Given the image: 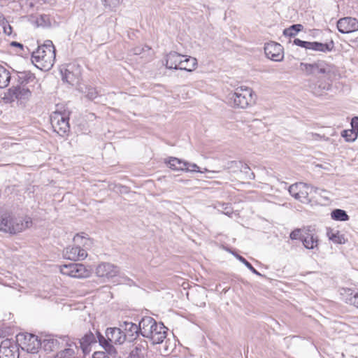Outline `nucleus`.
Wrapping results in <instances>:
<instances>
[{
  "mask_svg": "<svg viewBox=\"0 0 358 358\" xmlns=\"http://www.w3.org/2000/svg\"><path fill=\"white\" fill-rule=\"evenodd\" d=\"M142 336L149 339L152 344H161L166 338L168 328L162 322L145 316L142 318Z\"/></svg>",
  "mask_w": 358,
  "mask_h": 358,
  "instance_id": "nucleus-1",
  "label": "nucleus"
},
{
  "mask_svg": "<svg viewBox=\"0 0 358 358\" xmlns=\"http://www.w3.org/2000/svg\"><path fill=\"white\" fill-rule=\"evenodd\" d=\"M96 338L99 345L106 352L112 357H116L117 351L113 344L121 345L124 343L125 335H123L122 329L119 327H108L106 329L105 336L96 332Z\"/></svg>",
  "mask_w": 358,
  "mask_h": 358,
  "instance_id": "nucleus-2",
  "label": "nucleus"
},
{
  "mask_svg": "<svg viewBox=\"0 0 358 358\" xmlns=\"http://www.w3.org/2000/svg\"><path fill=\"white\" fill-rule=\"evenodd\" d=\"M55 46H37L31 52V62L41 70H49L55 64Z\"/></svg>",
  "mask_w": 358,
  "mask_h": 358,
  "instance_id": "nucleus-3",
  "label": "nucleus"
},
{
  "mask_svg": "<svg viewBox=\"0 0 358 358\" xmlns=\"http://www.w3.org/2000/svg\"><path fill=\"white\" fill-rule=\"evenodd\" d=\"M31 224L32 220L29 217L13 219L10 213L0 214V231H1L15 234L30 227Z\"/></svg>",
  "mask_w": 358,
  "mask_h": 358,
  "instance_id": "nucleus-4",
  "label": "nucleus"
},
{
  "mask_svg": "<svg viewBox=\"0 0 358 358\" xmlns=\"http://www.w3.org/2000/svg\"><path fill=\"white\" fill-rule=\"evenodd\" d=\"M74 246L67 247L64 255L65 258L73 261H80L87 257V249L92 245V241L86 236L76 234L73 237Z\"/></svg>",
  "mask_w": 358,
  "mask_h": 358,
  "instance_id": "nucleus-5",
  "label": "nucleus"
},
{
  "mask_svg": "<svg viewBox=\"0 0 358 358\" xmlns=\"http://www.w3.org/2000/svg\"><path fill=\"white\" fill-rule=\"evenodd\" d=\"M229 103L234 108H246L254 103L253 91L251 88L241 86L228 95Z\"/></svg>",
  "mask_w": 358,
  "mask_h": 358,
  "instance_id": "nucleus-6",
  "label": "nucleus"
},
{
  "mask_svg": "<svg viewBox=\"0 0 358 358\" xmlns=\"http://www.w3.org/2000/svg\"><path fill=\"white\" fill-rule=\"evenodd\" d=\"M299 69L306 76L317 77L322 75L327 77L331 71V67L323 60H318L313 63L301 62Z\"/></svg>",
  "mask_w": 358,
  "mask_h": 358,
  "instance_id": "nucleus-7",
  "label": "nucleus"
},
{
  "mask_svg": "<svg viewBox=\"0 0 358 358\" xmlns=\"http://www.w3.org/2000/svg\"><path fill=\"white\" fill-rule=\"evenodd\" d=\"M15 341L19 348L29 353L37 352L41 345V339L37 336L28 333L18 334Z\"/></svg>",
  "mask_w": 358,
  "mask_h": 358,
  "instance_id": "nucleus-8",
  "label": "nucleus"
},
{
  "mask_svg": "<svg viewBox=\"0 0 358 358\" xmlns=\"http://www.w3.org/2000/svg\"><path fill=\"white\" fill-rule=\"evenodd\" d=\"M31 95V92L28 87L17 85L9 88L5 93L3 100L6 103H12L15 101L20 104L27 101Z\"/></svg>",
  "mask_w": 358,
  "mask_h": 358,
  "instance_id": "nucleus-9",
  "label": "nucleus"
},
{
  "mask_svg": "<svg viewBox=\"0 0 358 358\" xmlns=\"http://www.w3.org/2000/svg\"><path fill=\"white\" fill-rule=\"evenodd\" d=\"M62 274L76 278H85L90 276L92 269L80 263H70L60 266Z\"/></svg>",
  "mask_w": 358,
  "mask_h": 358,
  "instance_id": "nucleus-10",
  "label": "nucleus"
},
{
  "mask_svg": "<svg viewBox=\"0 0 358 358\" xmlns=\"http://www.w3.org/2000/svg\"><path fill=\"white\" fill-rule=\"evenodd\" d=\"M62 79L70 85L79 83L81 77V67L76 63H70L60 69Z\"/></svg>",
  "mask_w": 358,
  "mask_h": 358,
  "instance_id": "nucleus-11",
  "label": "nucleus"
},
{
  "mask_svg": "<svg viewBox=\"0 0 358 358\" xmlns=\"http://www.w3.org/2000/svg\"><path fill=\"white\" fill-rule=\"evenodd\" d=\"M69 118L66 113L59 111L53 112L50 115V122L55 132L59 136H64L70 129Z\"/></svg>",
  "mask_w": 358,
  "mask_h": 358,
  "instance_id": "nucleus-12",
  "label": "nucleus"
},
{
  "mask_svg": "<svg viewBox=\"0 0 358 358\" xmlns=\"http://www.w3.org/2000/svg\"><path fill=\"white\" fill-rule=\"evenodd\" d=\"M66 342H69V336H57L53 335L45 336L44 338L41 339L40 348L44 351L50 352L63 348Z\"/></svg>",
  "mask_w": 358,
  "mask_h": 358,
  "instance_id": "nucleus-13",
  "label": "nucleus"
},
{
  "mask_svg": "<svg viewBox=\"0 0 358 358\" xmlns=\"http://www.w3.org/2000/svg\"><path fill=\"white\" fill-rule=\"evenodd\" d=\"M72 340H74L77 342L78 354L80 357H85L89 355L92 351V346L96 343V338L94 334L91 331L85 334L81 338L77 339L72 338Z\"/></svg>",
  "mask_w": 358,
  "mask_h": 358,
  "instance_id": "nucleus-14",
  "label": "nucleus"
},
{
  "mask_svg": "<svg viewBox=\"0 0 358 358\" xmlns=\"http://www.w3.org/2000/svg\"><path fill=\"white\" fill-rule=\"evenodd\" d=\"M142 319L140 320L138 325L129 321L120 322L123 335H125V340L129 342L135 340L140 334L142 336Z\"/></svg>",
  "mask_w": 358,
  "mask_h": 358,
  "instance_id": "nucleus-15",
  "label": "nucleus"
},
{
  "mask_svg": "<svg viewBox=\"0 0 358 358\" xmlns=\"http://www.w3.org/2000/svg\"><path fill=\"white\" fill-rule=\"evenodd\" d=\"M19 348L15 340H3L0 344V358H19Z\"/></svg>",
  "mask_w": 358,
  "mask_h": 358,
  "instance_id": "nucleus-16",
  "label": "nucleus"
},
{
  "mask_svg": "<svg viewBox=\"0 0 358 358\" xmlns=\"http://www.w3.org/2000/svg\"><path fill=\"white\" fill-rule=\"evenodd\" d=\"M301 237L303 245L308 250H314L318 246L319 238L314 227H306V231Z\"/></svg>",
  "mask_w": 358,
  "mask_h": 358,
  "instance_id": "nucleus-17",
  "label": "nucleus"
},
{
  "mask_svg": "<svg viewBox=\"0 0 358 358\" xmlns=\"http://www.w3.org/2000/svg\"><path fill=\"white\" fill-rule=\"evenodd\" d=\"M64 350L57 353L54 358H80L78 354L77 342L69 337V342H66L64 345Z\"/></svg>",
  "mask_w": 358,
  "mask_h": 358,
  "instance_id": "nucleus-18",
  "label": "nucleus"
},
{
  "mask_svg": "<svg viewBox=\"0 0 358 358\" xmlns=\"http://www.w3.org/2000/svg\"><path fill=\"white\" fill-rule=\"evenodd\" d=\"M337 28L343 34L355 32L358 31V20L351 17L341 18L337 22Z\"/></svg>",
  "mask_w": 358,
  "mask_h": 358,
  "instance_id": "nucleus-19",
  "label": "nucleus"
},
{
  "mask_svg": "<svg viewBox=\"0 0 358 358\" xmlns=\"http://www.w3.org/2000/svg\"><path fill=\"white\" fill-rule=\"evenodd\" d=\"M120 270L117 266L110 263H101L96 268L97 276L101 278H112L119 273Z\"/></svg>",
  "mask_w": 358,
  "mask_h": 358,
  "instance_id": "nucleus-20",
  "label": "nucleus"
},
{
  "mask_svg": "<svg viewBox=\"0 0 358 358\" xmlns=\"http://www.w3.org/2000/svg\"><path fill=\"white\" fill-rule=\"evenodd\" d=\"M15 73L14 78L17 85L27 87L28 85H34L36 83V78L30 71H16Z\"/></svg>",
  "mask_w": 358,
  "mask_h": 358,
  "instance_id": "nucleus-21",
  "label": "nucleus"
},
{
  "mask_svg": "<svg viewBox=\"0 0 358 358\" xmlns=\"http://www.w3.org/2000/svg\"><path fill=\"white\" fill-rule=\"evenodd\" d=\"M340 294L343 301L358 308V289L342 288Z\"/></svg>",
  "mask_w": 358,
  "mask_h": 358,
  "instance_id": "nucleus-22",
  "label": "nucleus"
},
{
  "mask_svg": "<svg viewBox=\"0 0 358 358\" xmlns=\"http://www.w3.org/2000/svg\"><path fill=\"white\" fill-rule=\"evenodd\" d=\"M266 56L275 62H280L284 57L283 46H264Z\"/></svg>",
  "mask_w": 358,
  "mask_h": 358,
  "instance_id": "nucleus-23",
  "label": "nucleus"
},
{
  "mask_svg": "<svg viewBox=\"0 0 358 358\" xmlns=\"http://www.w3.org/2000/svg\"><path fill=\"white\" fill-rule=\"evenodd\" d=\"M185 55L176 52H171L166 56V67L169 69H179L182 59Z\"/></svg>",
  "mask_w": 358,
  "mask_h": 358,
  "instance_id": "nucleus-24",
  "label": "nucleus"
},
{
  "mask_svg": "<svg viewBox=\"0 0 358 358\" xmlns=\"http://www.w3.org/2000/svg\"><path fill=\"white\" fill-rule=\"evenodd\" d=\"M227 167L234 172L240 171L241 172L248 174V178L250 180L255 179V173L253 172H250V169L248 165L241 161L229 162L227 164Z\"/></svg>",
  "mask_w": 358,
  "mask_h": 358,
  "instance_id": "nucleus-25",
  "label": "nucleus"
},
{
  "mask_svg": "<svg viewBox=\"0 0 358 358\" xmlns=\"http://www.w3.org/2000/svg\"><path fill=\"white\" fill-rule=\"evenodd\" d=\"M331 88V85L329 82L317 81L315 83H311L309 85V89L311 92L316 95L320 96L325 91H329Z\"/></svg>",
  "mask_w": 358,
  "mask_h": 358,
  "instance_id": "nucleus-26",
  "label": "nucleus"
},
{
  "mask_svg": "<svg viewBox=\"0 0 358 358\" xmlns=\"http://www.w3.org/2000/svg\"><path fill=\"white\" fill-rule=\"evenodd\" d=\"M147 355V344H134L127 358H145Z\"/></svg>",
  "mask_w": 358,
  "mask_h": 358,
  "instance_id": "nucleus-27",
  "label": "nucleus"
},
{
  "mask_svg": "<svg viewBox=\"0 0 358 358\" xmlns=\"http://www.w3.org/2000/svg\"><path fill=\"white\" fill-rule=\"evenodd\" d=\"M312 37L310 34L301 33L299 38L293 40V45H328L318 41H312Z\"/></svg>",
  "mask_w": 358,
  "mask_h": 358,
  "instance_id": "nucleus-28",
  "label": "nucleus"
},
{
  "mask_svg": "<svg viewBox=\"0 0 358 358\" xmlns=\"http://www.w3.org/2000/svg\"><path fill=\"white\" fill-rule=\"evenodd\" d=\"M196 66L197 60L196 58L185 55V57L182 60L179 69L192 72L196 69Z\"/></svg>",
  "mask_w": 358,
  "mask_h": 358,
  "instance_id": "nucleus-29",
  "label": "nucleus"
},
{
  "mask_svg": "<svg viewBox=\"0 0 358 358\" xmlns=\"http://www.w3.org/2000/svg\"><path fill=\"white\" fill-rule=\"evenodd\" d=\"M310 189L311 190L315 189V187L304 182H297L291 185L289 187L288 191L289 194L296 199H299V192L301 189Z\"/></svg>",
  "mask_w": 358,
  "mask_h": 358,
  "instance_id": "nucleus-30",
  "label": "nucleus"
},
{
  "mask_svg": "<svg viewBox=\"0 0 358 358\" xmlns=\"http://www.w3.org/2000/svg\"><path fill=\"white\" fill-rule=\"evenodd\" d=\"M303 28V26L301 24H292L289 27L284 29L283 34L285 37H288L289 38V43H290L291 38H296L295 36L298 34L300 36Z\"/></svg>",
  "mask_w": 358,
  "mask_h": 358,
  "instance_id": "nucleus-31",
  "label": "nucleus"
},
{
  "mask_svg": "<svg viewBox=\"0 0 358 358\" xmlns=\"http://www.w3.org/2000/svg\"><path fill=\"white\" fill-rule=\"evenodd\" d=\"M169 167L174 171H183L186 164L185 161L181 160L178 158L171 157L166 161Z\"/></svg>",
  "mask_w": 358,
  "mask_h": 358,
  "instance_id": "nucleus-32",
  "label": "nucleus"
},
{
  "mask_svg": "<svg viewBox=\"0 0 358 358\" xmlns=\"http://www.w3.org/2000/svg\"><path fill=\"white\" fill-rule=\"evenodd\" d=\"M11 78L10 71L0 64V88L6 87L10 83Z\"/></svg>",
  "mask_w": 358,
  "mask_h": 358,
  "instance_id": "nucleus-33",
  "label": "nucleus"
},
{
  "mask_svg": "<svg viewBox=\"0 0 358 358\" xmlns=\"http://www.w3.org/2000/svg\"><path fill=\"white\" fill-rule=\"evenodd\" d=\"M327 235L330 241L337 244H344L345 243L343 235L338 231H334L333 229H328Z\"/></svg>",
  "mask_w": 358,
  "mask_h": 358,
  "instance_id": "nucleus-34",
  "label": "nucleus"
},
{
  "mask_svg": "<svg viewBox=\"0 0 358 358\" xmlns=\"http://www.w3.org/2000/svg\"><path fill=\"white\" fill-rule=\"evenodd\" d=\"M331 217L336 221H348L350 219L346 211L339 208H336L331 211Z\"/></svg>",
  "mask_w": 358,
  "mask_h": 358,
  "instance_id": "nucleus-35",
  "label": "nucleus"
},
{
  "mask_svg": "<svg viewBox=\"0 0 358 358\" xmlns=\"http://www.w3.org/2000/svg\"><path fill=\"white\" fill-rule=\"evenodd\" d=\"M341 136L348 142H353L357 139L358 134L351 129H345L341 132Z\"/></svg>",
  "mask_w": 358,
  "mask_h": 358,
  "instance_id": "nucleus-36",
  "label": "nucleus"
},
{
  "mask_svg": "<svg viewBox=\"0 0 358 358\" xmlns=\"http://www.w3.org/2000/svg\"><path fill=\"white\" fill-rule=\"evenodd\" d=\"M235 256L241 263H243L254 274H255L257 275L262 276V275L259 272H258L245 258H244L243 257H242L240 255H236Z\"/></svg>",
  "mask_w": 358,
  "mask_h": 358,
  "instance_id": "nucleus-37",
  "label": "nucleus"
},
{
  "mask_svg": "<svg viewBox=\"0 0 358 358\" xmlns=\"http://www.w3.org/2000/svg\"><path fill=\"white\" fill-rule=\"evenodd\" d=\"M105 8L110 10H115L122 2L123 0H101Z\"/></svg>",
  "mask_w": 358,
  "mask_h": 358,
  "instance_id": "nucleus-38",
  "label": "nucleus"
},
{
  "mask_svg": "<svg viewBox=\"0 0 358 358\" xmlns=\"http://www.w3.org/2000/svg\"><path fill=\"white\" fill-rule=\"evenodd\" d=\"M306 50H313L315 52H327L333 50L334 46H302Z\"/></svg>",
  "mask_w": 358,
  "mask_h": 358,
  "instance_id": "nucleus-39",
  "label": "nucleus"
},
{
  "mask_svg": "<svg viewBox=\"0 0 358 358\" xmlns=\"http://www.w3.org/2000/svg\"><path fill=\"white\" fill-rule=\"evenodd\" d=\"M304 231H306V227H303L301 229H294L289 234V238L292 240H299L301 241V237L303 234H304Z\"/></svg>",
  "mask_w": 358,
  "mask_h": 358,
  "instance_id": "nucleus-40",
  "label": "nucleus"
},
{
  "mask_svg": "<svg viewBox=\"0 0 358 358\" xmlns=\"http://www.w3.org/2000/svg\"><path fill=\"white\" fill-rule=\"evenodd\" d=\"M85 93L86 94V96L90 100H93L96 98L99 94L96 88L91 86L85 87Z\"/></svg>",
  "mask_w": 358,
  "mask_h": 358,
  "instance_id": "nucleus-41",
  "label": "nucleus"
},
{
  "mask_svg": "<svg viewBox=\"0 0 358 358\" xmlns=\"http://www.w3.org/2000/svg\"><path fill=\"white\" fill-rule=\"evenodd\" d=\"M185 164L186 165L183 169V171L201 173L199 167L196 164L189 163L188 162H185Z\"/></svg>",
  "mask_w": 358,
  "mask_h": 358,
  "instance_id": "nucleus-42",
  "label": "nucleus"
},
{
  "mask_svg": "<svg viewBox=\"0 0 358 358\" xmlns=\"http://www.w3.org/2000/svg\"><path fill=\"white\" fill-rule=\"evenodd\" d=\"M318 188L315 187V189H311L309 188V189H301L299 192V199L298 200H300L301 201L303 199H307L308 198V196L309 194V192H317Z\"/></svg>",
  "mask_w": 358,
  "mask_h": 358,
  "instance_id": "nucleus-43",
  "label": "nucleus"
},
{
  "mask_svg": "<svg viewBox=\"0 0 358 358\" xmlns=\"http://www.w3.org/2000/svg\"><path fill=\"white\" fill-rule=\"evenodd\" d=\"M115 358V357H112L108 355L106 350L104 351H97L93 353L92 358Z\"/></svg>",
  "mask_w": 358,
  "mask_h": 358,
  "instance_id": "nucleus-44",
  "label": "nucleus"
},
{
  "mask_svg": "<svg viewBox=\"0 0 358 358\" xmlns=\"http://www.w3.org/2000/svg\"><path fill=\"white\" fill-rule=\"evenodd\" d=\"M351 130L358 134V116H355L350 122Z\"/></svg>",
  "mask_w": 358,
  "mask_h": 358,
  "instance_id": "nucleus-45",
  "label": "nucleus"
},
{
  "mask_svg": "<svg viewBox=\"0 0 358 358\" xmlns=\"http://www.w3.org/2000/svg\"><path fill=\"white\" fill-rule=\"evenodd\" d=\"M2 25L3 27L4 33L8 36L10 35L12 33V27L10 24L4 25L3 24Z\"/></svg>",
  "mask_w": 358,
  "mask_h": 358,
  "instance_id": "nucleus-46",
  "label": "nucleus"
},
{
  "mask_svg": "<svg viewBox=\"0 0 358 358\" xmlns=\"http://www.w3.org/2000/svg\"><path fill=\"white\" fill-rule=\"evenodd\" d=\"M143 49L142 46H136L133 50V52L134 55H139L141 53Z\"/></svg>",
  "mask_w": 358,
  "mask_h": 358,
  "instance_id": "nucleus-47",
  "label": "nucleus"
},
{
  "mask_svg": "<svg viewBox=\"0 0 358 358\" xmlns=\"http://www.w3.org/2000/svg\"><path fill=\"white\" fill-rule=\"evenodd\" d=\"M5 17L0 12V25L4 24Z\"/></svg>",
  "mask_w": 358,
  "mask_h": 358,
  "instance_id": "nucleus-48",
  "label": "nucleus"
},
{
  "mask_svg": "<svg viewBox=\"0 0 358 358\" xmlns=\"http://www.w3.org/2000/svg\"><path fill=\"white\" fill-rule=\"evenodd\" d=\"M9 45H22V43L17 41H12Z\"/></svg>",
  "mask_w": 358,
  "mask_h": 358,
  "instance_id": "nucleus-49",
  "label": "nucleus"
},
{
  "mask_svg": "<svg viewBox=\"0 0 358 358\" xmlns=\"http://www.w3.org/2000/svg\"><path fill=\"white\" fill-rule=\"evenodd\" d=\"M46 43H44L43 45H53L52 42L51 41H47Z\"/></svg>",
  "mask_w": 358,
  "mask_h": 358,
  "instance_id": "nucleus-50",
  "label": "nucleus"
},
{
  "mask_svg": "<svg viewBox=\"0 0 358 358\" xmlns=\"http://www.w3.org/2000/svg\"><path fill=\"white\" fill-rule=\"evenodd\" d=\"M273 45H280V44L279 43L274 42V43H273Z\"/></svg>",
  "mask_w": 358,
  "mask_h": 358,
  "instance_id": "nucleus-51",
  "label": "nucleus"
},
{
  "mask_svg": "<svg viewBox=\"0 0 358 358\" xmlns=\"http://www.w3.org/2000/svg\"><path fill=\"white\" fill-rule=\"evenodd\" d=\"M17 48H20V49H22H22H23V48H24V46H22V45L17 46Z\"/></svg>",
  "mask_w": 358,
  "mask_h": 358,
  "instance_id": "nucleus-52",
  "label": "nucleus"
},
{
  "mask_svg": "<svg viewBox=\"0 0 358 358\" xmlns=\"http://www.w3.org/2000/svg\"><path fill=\"white\" fill-rule=\"evenodd\" d=\"M145 48H148V50H150V46H148V45H146V46H145Z\"/></svg>",
  "mask_w": 358,
  "mask_h": 358,
  "instance_id": "nucleus-53",
  "label": "nucleus"
},
{
  "mask_svg": "<svg viewBox=\"0 0 358 358\" xmlns=\"http://www.w3.org/2000/svg\"><path fill=\"white\" fill-rule=\"evenodd\" d=\"M270 45V44L268 43H265L264 45Z\"/></svg>",
  "mask_w": 358,
  "mask_h": 358,
  "instance_id": "nucleus-54",
  "label": "nucleus"
},
{
  "mask_svg": "<svg viewBox=\"0 0 358 358\" xmlns=\"http://www.w3.org/2000/svg\"><path fill=\"white\" fill-rule=\"evenodd\" d=\"M230 213L227 211L225 214L229 215Z\"/></svg>",
  "mask_w": 358,
  "mask_h": 358,
  "instance_id": "nucleus-55",
  "label": "nucleus"
},
{
  "mask_svg": "<svg viewBox=\"0 0 358 358\" xmlns=\"http://www.w3.org/2000/svg\"><path fill=\"white\" fill-rule=\"evenodd\" d=\"M357 2H358V0H357Z\"/></svg>",
  "mask_w": 358,
  "mask_h": 358,
  "instance_id": "nucleus-56",
  "label": "nucleus"
}]
</instances>
